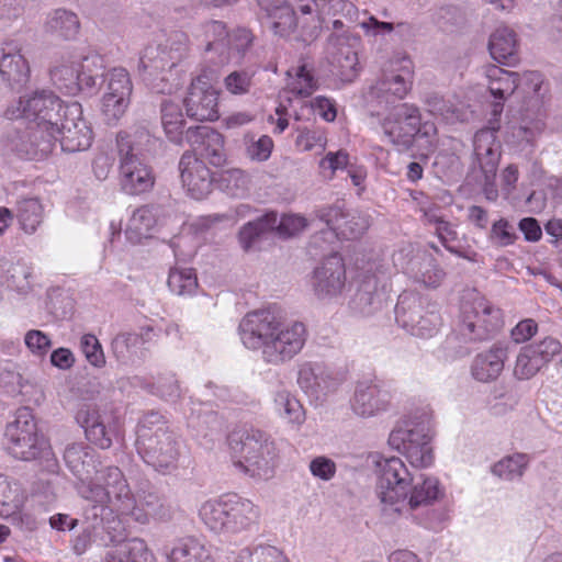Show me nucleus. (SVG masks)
I'll use <instances>...</instances> for the list:
<instances>
[{
  "instance_id": "obj_34",
  "label": "nucleus",
  "mask_w": 562,
  "mask_h": 562,
  "mask_svg": "<svg viewBox=\"0 0 562 562\" xmlns=\"http://www.w3.org/2000/svg\"><path fill=\"white\" fill-rule=\"evenodd\" d=\"M474 155L480 164L482 172L496 171L501 153L496 140V130L487 127L479 131L474 136Z\"/></svg>"
},
{
  "instance_id": "obj_8",
  "label": "nucleus",
  "mask_w": 562,
  "mask_h": 562,
  "mask_svg": "<svg viewBox=\"0 0 562 562\" xmlns=\"http://www.w3.org/2000/svg\"><path fill=\"white\" fill-rule=\"evenodd\" d=\"M5 437L10 453L20 460H37L41 467L56 473L58 461L48 441L38 434L35 419L27 408L19 409L15 419L7 426Z\"/></svg>"
},
{
  "instance_id": "obj_21",
  "label": "nucleus",
  "mask_w": 562,
  "mask_h": 562,
  "mask_svg": "<svg viewBox=\"0 0 562 562\" xmlns=\"http://www.w3.org/2000/svg\"><path fill=\"white\" fill-rule=\"evenodd\" d=\"M562 351V344L553 337L522 347L515 360L513 374L516 379L525 381L533 378L543 367Z\"/></svg>"
},
{
  "instance_id": "obj_14",
  "label": "nucleus",
  "mask_w": 562,
  "mask_h": 562,
  "mask_svg": "<svg viewBox=\"0 0 562 562\" xmlns=\"http://www.w3.org/2000/svg\"><path fill=\"white\" fill-rule=\"evenodd\" d=\"M413 76V61L405 55L395 56L384 64L381 78L369 88L368 100L386 103L403 100L412 89Z\"/></svg>"
},
{
  "instance_id": "obj_11",
  "label": "nucleus",
  "mask_w": 562,
  "mask_h": 562,
  "mask_svg": "<svg viewBox=\"0 0 562 562\" xmlns=\"http://www.w3.org/2000/svg\"><path fill=\"white\" fill-rule=\"evenodd\" d=\"M195 36L204 45L205 59L216 66L239 64L252 43L250 31L240 27L227 32L221 21L203 23Z\"/></svg>"
},
{
  "instance_id": "obj_63",
  "label": "nucleus",
  "mask_w": 562,
  "mask_h": 562,
  "mask_svg": "<svg viewBox=\"0 0 562 562\" xmlns=\"http://www.w3.org/2000/svg\"><path fill=\"white\" fill-rule=\"evenodd\" d=\"M80 350L92 367L100 369L105 366L103 348L95 335L83 334L80 338Z\"/></svg>"
},
{
  "instance_id": "obj_39",
  "label": "nucleus",
  "mask_w": 562,
  "mask_h": 562,
  "mask_svg": "<svg viewBox=\"0 0 562 562\" xmlns=\"http://www.w3.org/2000/svg\"><path fill=\"white\" fill-rule=\"evenodd\" d=\"M80 26L77 13L64 8L49 12L44 23L47 33L63 41L75 40L80 32Z\"/></svg>"
},
{
  "instance_id": "obj_23",
  "label": "nucleus",
  "mask_w": 562,
  "mask_h": 562,
  "mask_svg": "<svg viewBox=\"0 0 562 562\" xmlns=\"http://www.w3.org/2000/svg\"><path fill=\"white\" fill-rule=\"evenodd\" d=\"M333 72L342 82H351L359 74L360 37L349 33L333 34L329 40Z\"/></svg>"
},
{
  "instance_id": "obj_58",
  "label": "nucleus",
  "mask_w": 562,
  "mask_h": 562,
  "mask_svg": "<svg viewBox=\"0 0 562 562\" xmlns=\"http://www.w3.org/2000/svg\"><path fill=\"white\" fill-rule=\"evenodd\" d=\"M296 132L297 136L295 139V146L301 151L325 150L327 145V136L324 130L297 127Z\"/></svg>"
},
{
  "instance_id": "obj_55",
  "label": "nucleus",
  "mask_w": 562,
  "mask_h": 562,
  "mask_svg": "<svg viewBox=\"0 0 562 562\" xmlns=\"http://www.w3.org/2000/svg\"><path fill=\"white\" fill-rule=\"evenodd\" d=\"M89 509H90V507L88 509H86L85 518L87 521H90L91 525L89 527L85 528L82 530V532H80L72 541V550L78 555L83 554L89 549L91 543L95 540L100 525L120 521L121 518L125 516V515H120V516H116L115 518L109 519V520L102 519L100 515L97 518H92V517L88 518L87 513Z\"/></svg>"
},
{
  "instance_id": "obj_24",
  "label": "nucleus",
  "mask_w": 562,
  "mask_h": 562,
  "mask_svg": "<svg viewBox=\"0 0 562 562\" xmlns=\"http://www.w3.org/2000/svg\"><path fill=\"white\" fill-rule=\"evenodd\" d=\"M349 406L357 417L373 418L390 409L391 394L373 381H359L349 400Z\"/></svg>"
},
{
  "instance_id": "obj_7",
  "label": "nucleus",
  "mask_w": 562,
  "mask_h": 562,
  "mask_svg": "<svg viewBox=\"0 0 562 562\" xmlns=\"http://www.w3.org/2000/svg\"><path fill=\"white\" fill-rule=\"evenodd\" d=\"M136 448L142 459L157 471H170L177 467L180 441L158 413H149L140 420Z\"/></svg>"
},
{
  "instance_id": "obj_59",
  "label": "nucleus",
  "mask_w": 562,
  "mask_h": 562,
  "mask_svg": "<svg viewBox=\"0 0 562 562\" xmlns=\"http://www.w3.org/2000/svg\"><path fill=\"white\" fill-rule=\"evenodd\" d=\"M249 176L241 169L225 170L220 180L221 188L232 196H243L248 190Z\"/></svg>"
},
{
  "instance_id": "obj_1",
  "label": "nucleus",
  "mask_w": 562,
  "mask_h": 562,
  "mask_svg": "<svg viewBox=\"0 0 562 562\" xmlns=\"http://www.w3.org/2000/svg\"><path fill=\"white\" fill-rule=\"evenodd\" d=\"M67 469L77 477L78 494L92 505L87 517L113 519L120 515H132L140 524H146L155 515L158 499L148 495L137 501L122 470L109 465L98 470L99 463L95 451L79 442L70 443L64 451Z\"/></svg>"
},
{
  "instance_id": "obj_32",
  "label": "nucleus",
  "mask_w": 562,
  "mask_h": 562,
  "mask_svg": "<svg viewBox=\"0 0 562 562\" xmlns=\"http://www.w3.org/2000/svg\"><path fill=\"white\" fill-rule=\"evenodd\" d=\"M490 93L495 99L493 115H499L503 111V102L518 90L519 74L503 69L496 65H487L483 68Z\"/></svg>"
},
{
  "instance_id": "obj_30",
  "label": "nucleus",
  "mask_w": 562,
  "mask_h": 562,
  "mask_svg": "<svg viewBox=\"0 0 562 562\" xmlns=\"http://www.w3.org/2000/svg\"><path fill=\"white\" fill-rule=\"evenodd\" d=\"M508 353V344L496 341L487 349L475 355L470 367L471 376L480 383L496 381L505 368Z\"/></svg>"
},
{
  "instance_id": "obj_17",
  "label": "nucleus",
  "mask_w": 562,
  "mask_h": 562,
  "mask_svg": "<svg viewBox=\"0 0 562 562\" xmlns=\"http://www.w3.org/2000/svg\"><path fill=\"white\" fill-rule=\"evenodd\" d=\"M310 285L321 301L336 300L346 292V266L342 258L333 255L324 259L312 272Z\"/></svg>"
},
{
  "instance_id": "obj_27",
  "label": "nucleus",
  "mask_w": 562,
  "mask_h": 562,
  "mask_svg": "<svg viewBox=\"0 0 562 562\" xmlns=\"http://www.w3.org/2000/svg\"><path fill=\"white\" fill-rule=\"evenodd\" d=\"M182 187L195 200L206 198L213 190V175L196 154L184 153L179 162Z\"/></svg>"
},
{
  "instance_id": "obj_2",
  "label": "nucleus",
  "mask_w": 562,
  "mask_h": 562,
  "mask_svg": "<svg viewBox=\"0 0 562 562\" xmlns=\"http://www.w3.org/2000/svg\"><path fill=\"white\" fill-rule=\"evenodd\" d=\"M375 465V495L387 522L414 516L423 507H430L446 497V486L437 476L426 473L413 476L398 457L380 458Z\"/></svg>"
},
{
  "instance_id": "obj_56",
  "label": "nucleus",
  "mask_w": 562,
  "mask_h": 562,
  "mask_svg": "<svg viewBox=\"0 0 562 562\" xmlns=\"http://www.w3.org/2000/svg\"><path fill=\"white\" fill-rule=\"evenodd\" d=\"M148 390L151 394L166 401H175L181 394L179 381L171 372L158 374Z\"/></svg>"
},
{
  "instance_id": "obj_52",
  "label": "nucleus",
  "mask_w": 562,
  "mask_h": 562,
  "mask_svg": "<svg viewBox=\"0 0 562 562\" xmlns=\"http://www.w3.org/2000/svg\"><path fill=\"white\" fill-rule=\"evenodd\" d=\"M235 562H289V560L277 547L260 543L239 550Z\"/></svg>"
},
{
  "instance_id": "obj_9",
  "label": "nucleus",
  "mask_w": 562,
  "mask_h": 562,
  "mask_svg": "<svg viewBox=\"0 0 562 562\" xmlns=\"http://www.w3.org/2000/svg\"><path fill=\"white\" fill-rule=\"evenodd\" d=\"M229 453L239 471L254 477L268 479L277 462V449L260 430L236 432L229 437Z\"/></svg>"
},
{
  "instance_id": "obj_44",
  "label": "nucleus",
  "mask_w": 562,
  "mask_h": 562,
  "mask_svg": "<svg viewBox=\"0 0 562 562\" xmlns=\"http://www.w3.org/2000/svg\"><path fill=\"white\" fill-rule=\"evenodd\" d=\"M78 70L80 74L81 90L92 92L98 87V81L103 76L105 68L104 58L95 53L89 52L86 55H76Z\"/></svg>"
},
{
  "instance_id": "obj_31",
  "label": "nucleus",
  "mask_w": 562,
  "mask_h": 562,
  "mask_svg": "<svg viewBox=\"0 0 562 562\" xmlns=\"http://www.w3.org/2000/svg\"><path fill=\"white\" fill-rule=\"evenodd\" d=\"M186 138L193 149L202 158L207 159L211 165L220 167L226 161L224 136L221 133L207 126L189 127Z\"/></svg>"
},
{
  "instance_id": "obj_29",
  "label": "nucleus",
  "mask_w": 562,
  "mask_h": 562,
  "mask_svg": "<svg viewBox=\"0 0 562 562\" xmlns=\"http://www.w3.org/2000/svg\"><path fill=\"white\" fill-rule=\"evenodd\" d=\"M297 384L308 397L323 400L338 387L339 381L322 363L306 361L299 366Z\"/></svg>"
},
{
  "instance_id": "obj_60",
  "label": "nucleus",
  "mask_w": 562,
  "mask_h": 562,
  "mask_svg": "<svg viewBox=\"0 0 562 562\" xmlns=\"http://www.w3.org/2000/svg\"><path fill=\"white\" fill-rule=\"evenodd\" d=\"M517 238L515 226L504 217L493 222L487 236L488 241L496 247L512 246Z\"/></svg>"
},
{
  "instance_id": "obj_25",
  "label": "nucleus",
  "mask_w": 562,
  "mask_h": 562,
  "mask_svg": "<svg viewBox=\"0 0 562 562\" xmlns=\"http://www.w3.org/2000/svg\"><path fill=\"white\" fill-rule=\"evenodd\" d=\"M347 290L352 292L349 307L358 314L369 315L381 306L384 296V285L376 274L359 273L348 282Z\"/></svg>"
},
{
  "instance_id": "obj_41",
  "label": "nucleus",
  "mask_w": 562,
  "mask_h": 562,
  "mask_svg": "<svg viewBox=\"0 0 562 562\" xmlns=\"http://www.w3.org/2000/svg\"><path fill=\"white\" fill-rule=\"evenodd\" d=\"M154 555L144 540L128 539L114 544L105 554V562H153Z\"/></svg>"
},
{
  "instance_id": "obj_6",
  "label": "nucleus",
  "mask_w": 562,
  "mask_h": 562,
  "mask_svg": "<svg viewBox=\"0 0 562 562\" xmlns=\"http://www.w3.org/2000/svg\"><path fill=\"white\" fill-rule=\"evenodd\" d=\"M155 143L156 139L145 128H139L134 134L120 133L117 135L120 186L125 193L140 194L154 187L153 170L139 156L149 151Z\"/></svg>"
},
{
  "instance_id": "obj_38",
  "label": "nucleus",
  "mask_w": 562,
  "mask_h": 562,
  "mask_svg": "<svg viewBox=\"0 0 562 562\" xmlns=\"http://www.w3.org/2000/svg\"><path fill=\"white\" fill-rule=\"evenodd\" d=\"M313 66L306 59L286 71V83L283 93H291L296 100L310 97L317 89V80Z\"/></svg>"
},
{
  "instance_id": "obj_37",
  "label": "nucleus",
  "mask_w": 562,
  "mask_h": 562,
  "mask_svg": "<svg viewBox=\"0 0 562 562\" xmlns=\"http://www.w3.org/2000/svg\"><path fill=\"white\" fill-rule=\"evenodd\" d=\"M50 78L54 85L64 93L75 95L81 90L80 74L76 55L61 56L50 69Z\"/></svg>"
},
{
  "instance_id": "obj_19",
  "label": "nucleus",
  "mask_w": 562,
  "mask_h": 562,
  "mask_svg": "<svg viewBox=\"0 0 562 562\" xmlns=\"http://www.w3.org/2000/svg\"><path fill=\"white\" fill-rule=\"evenodd\" d=\"M105 81L101 113L109 124H114L123 117L130 106L133 83L127 70L121 67L112 68L106 74Z\"/></svg>"
},
{
  "instance_id": "obj_33",
  "label": "nucleus",
  "mask_w": 562,
  "mask_h": 562,
  "mask_svg": "<svg viewBox=\"0 0 562 562\" xmlns=\"http://www.w3.org/2000/svg\"><path fill=\"white\" fill-rule=\"evenodd\" d=\"M227 536L237 535L257 525L260 510L251 501L229 494Z\"/></svg>"
},
{
  "instance_id": "obj_15",
  "label": "nucleus",
  "mask_w": 562,
  "mask_h": 562,
  "mask_svg": "<svg viewBox=\"0 0 562 562\" xmlns=\"http://www.w3.org/2000/svg\"><path fill=\"white\" fill-rule=\"evenodd\" d=\"M504 325L502 311L483 296L475 295L461 307L460 333L469 340H483Z\"/></svg>"
},
{
  "instance_id": "obj_13",
  "label": "nucleus",
  "mask_w": 562,
  "mask_h": 562,
  "mask_svg": "<svg viewBox=\"0 0 562 562\" xmlns=\"http://www.w3.org/2000/svg\"><path fill=\"white\" fill-rule=\"evenodd\" d=\"M395 314L403 328L420 338L435 336L441 324L436 305L413 292H404L398 296Z\"/></svg>"
},
{
  "instance_id": "obj_43",
  "label": "nucleus",
  "mask_w": 562,
  "mask_h": 562,
  "mask_svg": "<svg viewBox=\"0 0 562 562\" xmlns=\"http://www.w3.org/2000/svg\"><path fill=\"white\" fill-rule=\"evenodd\" d=\"M426 103L432 114L441 116L448 123L468 120V106L454 95L443 98L434 94L427 98Z\"/></svg>"
},
{
  "instance_id": "obj_47",
  "label": "nucleus",
  "mask_w": 562,
  "mask_h": 562,
  "mask_svg": "<svg viewBox=\"0 0 562 562\" xmlns=\"http://www.w3.org/2000/svg\"><path fill=\"white\" fill-rule=\"evenodd\" d=\"M488 50L493 59L503 63L512 58L517 52L515 32L507 26L497 27L490 37Z\"/></svg>"
},
{
  "instance_id": "obj_18",
  "label": "nucleus",
  "mask_w": 562,
  "mask_h": 562,
  "mask_svg": "<svg viewBox=\"0 0 562 562\" xmlns=\"http://www.w3.org/2000/svg\"><path fill=\"white\" fill-rule=\"evenodd\" d=\"M93 139L90 124L82 115V108L78 102L69 103L56 131V143L61 150L77 153L88 149Z\"/></svg>"
},
{
  "instance_id": "obj_62",
  "label": "nucleus",
  "mask_w": 562,
  "mask_h": 562,
  "mask_svg": "<svg viewBox=\"0 0 562 562\" xmlns=\"http://www.w3.org/2000/svg\"><path fill=\"white\" fill-rule=\"evenodd\" d=\"M314 220L311 221V224ZM310 222L300 214H282L279 218L277 216V224L272 231H276L280 237H292L303 232Z\"/></svg>"
},
{
  "instance_id": "obj_54",
  "label": "nucleus",
  "mask_w": 562,
  "mask_h": 562,
  "mask_svg": "<svg viewBox=\"0 0 562 562\" xmlns=\"http://www.w3.org/2000/svg\"><path fill=\"white\" fill-rule=\"evenodd\" d=\"M24 501L20 488L0 474V517L8 518L24 504Z\"/></svg>"
},
{
  "instance_id": "obj_46",
  "label": "nucleus",
  "mask_w": 562,
  "mask_h": 562,
  "mask_svg": "<svg viewBox=\"0 0 562 562\" xmlns=\"http://www.w3.org/2000/svg\"><path fill=\"white\" fill-rule=\"evenodd\" d=\"M156 225V214L149 206L136 209L126 225L125 235L132 244L150 236Z\"/></svg>"
},
{
  "instance_id": "obj_36",
  "label": "nucleus",
  "mask_w": 562,
  "mask_h": 562,
  "mask_svg": "<svg viewBox=\"0 0 562 562\" xmlns=\"http://www.w3.org/2000/svg\"><path fill=\"white\" fill-rule=\"evenodd\" d=\"M229 494L207 499L199 508V516L205 527L215 535L227 536Z\"/></svg>"
},
{
  "instance_id": "obj_4",
  "label": "nucleus",
  "mask_w": 562,
  "mask_h": 562,
  "mask_svg": "<svg viewBox=\"0 0 562 562\" xmlns=\"http://www.w3.org/2000/svg\"><path fill=\"white\" fill-rule=\"evenodd\" d=\"M238 334L247 349L259 350L262 360L272 366L291 361L302 351L307 340L303 323L283 322L271 310L246 314L239 323Z\"/></svg>"
},
{
  "instance_id": "obj_22",
  "label": "nucleus",
  "mask_w": 562,
  "mask_h": 562,
  "mask_svg": "<svg viewBox=\"0 0 562 562\" xmlns=\"http://www.w3.org/2000/svg\"><path fill=\"white\" fill-rule=\"evenodd\" d=\"M76 419L85 429L87 439L101 449H109L119 438V420L108 412L86 405L78 411Z\"/></svg>"
},
{
  "instance_id": "obj_64",
  "label": "nucleus",
  "mask_w": 562,
  "mask_h": 562,
  "mask_svg": "<svg viewBox=\"0 0 562 562\" xmlns=\"http://www.w3.org/2000/svg\"><path fill=\"white\" fill-rule=\"evenodd\" d=\"M420 510H423L422 516H417V513L412 516L418 525L430 529V530H441L446 526V524L449 521V512L446 508H437L430 506V507H423Z\"/></svg>"
},
{
  "instance_id": "obj_40",
  "label": "nucleus",
  "mask_w": 562,
  "mask_h": 562,
  "mask_svg": "<svg viewBox=\"0 0 562 562\" xmlns=\"http://www.w3.org/2000/svg\"><path fill=\"white\" fill-rule=\"evenodd\" d=\"M153 328L147 326L140 333H121L112 341V351L121 363H133L140 346L151 338Z\"/></svg>"
},
{
  "instance_id": "obj_51",
  "label": "nucleus",
  "mask_w": 562,
  "mask_h": 562,
  "mask_svg": "<svg viewBox=\"0 0 562 562\" xmlns=\"http://www.w3.org/2000/svg\"><path fill=\"white\" fill-rule=\"evenodd\" d=\"M161 124L169 140L176 144L182 142L184 120L178 104L172 102L164 103L161 109Z\"/></svg>"
},
{
  "instance_id": "obj_48",
  "label": "nucleus",
  "mask_w": 562,
  "mask_h": 562,
  "mask_svg": "<svg viewBox=\"0 0 562 562\" xmlns=\"http://www.w3.org/2000/svg\"><path fill=\"white\" fill-rule=\"evenodd\" d=\"M276 413L289 423L301 425L305 419V412L300 401L286 389L280 387L273 395Z\"/></svg>"
},
{
  "instance_id": "obj_16",
  "label": "nucleus",
  "mask_w": 562,
  "mask_h": 562,
  "mask_svg": "<svg viewBox=\"0 0 562 562\" xmlns=\"http://www.w3.org/2000/svg\"><path fill=\"white\" fill-rule=\"evenodd\" d=\"M215 69L202 70L191 82L184 99L187 115L195 121H214L218 117V93L214 87Z\"/></svg>"
},
{
  "instance_id": "obj_3",
  "label": "nucleus",
  "mask_w": 562,
  "mask_h": 562,
  "mask_svg": "<svg viewBox=\"0 0 562 562\" xmlns=\"http://www.w3.org/2000/svg\"><path fill=\"white\" fill-rule=\"evenodd\" d=\"M68 104L44 89L20 95L7 106L3 116L12 121L23 119L30 127L23 134H9L7 147L26 159L46 158L56 147V131Z\"/></svg>"
},
{
  "instance_id": "obj_10",
  "label": "nucleus",
  "mask_w": 562,
  "mask_h": 562,
  "mask_svg": "<svg viewBox=\"0 0 562 562\" xmlns=\"http://www.w3.org/2000/svg\"><path fill=\"white\" fill-rule=\"evenodd\" d=\"M385 138L397 146L408 148L413 140H423L430 150L436 143L437 127L432 122H423L418 106L400 103L393 106L380 121Z\"/></svg>"
},
{
  "instance_id": "obj_50",
  "label": "nucleus",
  "mask_w": 562,
  "mask_h": 562,
  "mask_svg": "<svg viewBox=\"0 0 562 562\" xmlns=\"http://www.w3.org/2000/svg\"><path fill=\"white\" fill-rule=\"evenodd\" d=\"M277 224V213L270 212L257 218L256 221L248 222L239 231V243L245 250L254 247L256 241L267 232L274 228Z\"/></svg>"
},
{
  "instance_id": "obj_61",
  "label": "nucleus",
  "mask_w": 562,
  "mask_h": 562,
  "mask_svg": "<svg viewBox=\"0 0 562 562\" xmlns=\"http://www.w3.org/2000/svg\"><path fill=\"white\" fill-rule=\"evenodd\" d=\"M349 166V154L346 150L328 151L318 162L323 178L331 180L338 170Z\"/></svg>"
},
{
  "instance_id": "obj_57",
  "label": "nucleus",
  "mask_w": 562,
  "mask_h": 562,
  "mask_svg": "<svg viewBox=\"0 0 562 562\" xmlns=\"http://www.w3.org/2000/svg\"><path fill=\"white\" fill-rule=\"evenodd\" d=\"M246 156L256 162L267 161L273 150L274 144L270 136L262 135L255 139L252 135L246 134L244 137Z\"/></svg>"
},
{
  "instance_id": "obj_53",
  "label": "nucleus",
  "mask_w": 562,
  "mask_h": 562,
  "mask_svg": "<svg viewBox=\"0 0 562 562\" xmlns=\"http://www.w3.org/2000/svg\"><path fill=\"white\" fill-rule=\"evenodd\" d=\"M167 284L177 295H192L198 289V279L192 269L173 268L169 272Z\"/></svg>"
},
{
  "instance_id": "obj_12",
  "label": "nucleus",
  "mask_w": 562,
  "mask_h": 562,
  "mask_svg": "<svg viewBox=\"0 0 562 562\" xmlns=\"http://www.w3.org/2000/svg\"><path fill=\"white\" fill-rule=\"evenodd\" d=\"M188 50V36L182 32H173L164 44H150L143 49L138 70L145 80L150 81L153 89L165 93L167 89L155 83V77L171 70L187 57Z\"/></svg>"
},
{
  "instance_id": "obj_26",
  "label": "nucleus",
  "mask_w": 562,
  "mask_h": 562,
  "mask_svg": "<svg viewBox=\"0 0 562 562\" xmlns=\"http://www.w3.org/2000/svg\"><path fill=\"white\" fill-rule=\"evenodd\" d=\"M22 50L20 40L7 38L0 43V78L11 88L22 87L30 79V65Z\"/></svg>"
},
{
  "instance_id": "obj_42",
  "label": "nucleus",
  "mask_w": 562,
  "mask_h": 562,
  "mask_svg": "<svg viewBox=\"0 0 562 562\" xmlns=\"http://www.w3.org/2000/svg\"><path fill=\"white\" fill-rule=\"evenodd\" d=\"M168 562H215L211 549L195 538H184L177 541L170 553Z\"/></svg>"
},
{
  "instance_id": "obj_20",
  "label": "nucleus",
  "mask_w": 562,
  "mask_h": 562,
  "mask_svg": "<svg viewBox=\"0 0 562 562\" xmlns=\"http://www.w3.org/2000/svg\"><path fill=\"white\" fill-rule=\"evenodd\" d=\"M316 217L327 227L328 240L334 238L353 239L360 237L370 226L368 214L355 211L345 213L338 205L322 207Z\"/></svg>"
},
{
  "instance_id": "obj_49",
  "label": "nucleus",
  "mask_w": 562,
  "mask_h": 562,
  "mask_svg": "<svg viewBox=\"0 0 562 562\" xmlns=\"http://www.w3.org/2000/svg\"><path fill=\"white\" fill-rule=\"evenodd\" d=\"M529 461L530 458L526 453L505 456L493 464L492 473L504 481H515L524 475Z\"/></svg>"
},
{
  "instance_id": "obj_35",
  "label": "nucleus",
  "mask_w": 562,
  "mask_h": 562,
  "mask_svg": "<svg viewBox=\"0 0 562 562\" xmlns=\"http://www.w3.org/2000/svg\"><path fill=\"white\" fill-rule=\"evenodd\" d=\"M295 121H310L313 115H319L326 122H334L337 116L335 102L324 95H317L310 101L288 98Z\"/></svg>"
},
{
  "instance_id": "obj_5",
  "label": "nucleus",
  "mask_w": 562,
  "mask_h": 562,
  "mask_svg": "<svg viewBox=\"0 0 562 562\" xmlns=\"http://www.w3.org/2000/svg\"><path fill=\"white\" fill-rule=\"evenodd\" d=\"M432 438V412L429 407H422L394 427L387 442L391 448L403 453L412 467L426 469L435 461Z\"/></svg>"
},
{
  "instance_id": "obj_45",
  "label": "nucleus",
  "mask_w": 562,
  "mask_h": 562,
  "mask_svg": "<svg viewBox=\"0 0 562 562\" xmlns=\"http://www.w3.org/2000/svg\"><path fill=\"white\" fill-rule=\"evenodd\" d=\"M15 216L21 229L33 234L44 218V206L37 198H22L16 202Z\"/></svg>"
},
{
  "instance_id": "obj_28",
  "label": "nucleus",
  "mask_w": 562,
  "mask_h": 562,
  "mask_svg": "<svg viewBox=\"0 0 562 562\" xmlns=\"http://www.w3.org/2000/svg\"><path fill=\"white\" fill-rule=\"evenodd\" d=\"M256 3L269 19L270 27L276 35L286 37L300 27L302 35L306 36L305 27H308V24L305 19L301 18V14L296 15L286 0H256Z\"/></svg>"
}]
</instances>
